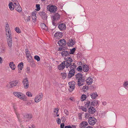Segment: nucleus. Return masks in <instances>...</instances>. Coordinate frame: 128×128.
<instances>
[{"label": "nucleus", "instance_id": "1", "mask_svg": "<svg viewBox=\"0 0 128 128\" xmlns=\"http://www.w3.org/2000/svg\"><path fill=\"white\" fill-rule=\"evenodd\" d=\"M76 78L78 80V85L79 86H80L83 85L86 81L84 76H83L82 73H79L76 75Z\"/></svg>", "mask_w": 128, "mask_h": 128}, {"label": "nucleus", "instance_id": "2", "mask_svg": "<svg viewBox=\"0 0 128 128\" xmlns=\"http://www.w3.org/2000/svg\"><path fill=\"white\" fill-rule=\"evenodd\" d=\"M64 60H65L64 61L65 63L66 62V68H68L71 65V64L73 62V60L72 58L70 57H68L67 58H64Z\"/></svg>", "mask_w": 128, "mask_h": 128}, {"label": "nucleus", "instance_id": "3", "mask_svg": "<svg viewBox=\"0 0 128 128\" xmlns=\"http://www.w3.org/2000/svg\"><path fill=\"white\" fill-rule=\"evenodd\" d=\"M47 10L51 12H52L53 13H54L57 11V8L54 5H52L50 6V5L48 6L47 7Z\"/></svg>", "mask_w": 128, "mask_h": 128}, {"label": "nucleus", "instance_id": "4", "mask_svg": "<svg viewBox=\"0 0 128 128\" xmlns=\"http://www.w3.org/2000/svg\"><path fill=\"white\" fill-rule=\"evenodd\" d=\"M6 35L7 37H8L7 38L8 43L12 42V39L11 35L10 34L11 32H10L9 30L6 28Z\"/></svg>", "mask_w": 128, "mask_h": 128}, {"label": "nucleus", "instance_id": "5", "mask_svg": "<svg viewBox=\"0 0 128 128\" xmlns=\"http://www.w3.org/2000/svg\"><path fill=\"white\" fill-rule=\"evenodd\" d=\"M13 94L16 97H18L21 99L23 100L25 98V96L20 92H14Z\"/></svg>", "mask_w": 128, "mask_h": 128}, {"label": "nucleus", "instance_id": "6", "mask_svg": "<svg viewBox=\"0 0 128 128\" xmlns=\"http://www.w3.org/2000/svg\"><path fill=\"white\" fill-rule=\"evenodd\" d=\"M60 15L58 13L54 14L52 16L53 20L52 21V24L54 26H56L55 21L59 20L60 18Z\"/></svg>", "mask_w": 128, "mask_h": 128}, {"label": "nucleus", "instance_id": "7", "mask_svg": "<svg viewBox=\"0 0 128 128\" xmlns=\"http://www.w3.org/2000/svg\"><path fill=\"white\" fill-rule=\"evenodd\" d=\"M23 84L24 85V88L26 89H27L29 87V82L28 78L24 79L22 81Z\"/></svg>", "mask_w": 128, "mask_h": 128}, {"label": "nucleus", "instance_id": "8", "mask_svg": "<svg viewBox=\"0 0 128 128\" xmlns=\"http://www.w3.org/2000/svg\"><path fill=\"white\" fill-rule=\"evenodd\" d=\"M68 84L70 85L69 90L70 92H71L74 88L75 83L74 81H72L69 82Z\"/></svg>", "mask_w": 128, "mask_h": 128}, {"label": "nucleus", "instance_id": "9", "mask_svg": "<svg viewBox=\"0 0 128 128\" xmlns=\"http://www.w3.org/2000/svg\"><path fill=\"white\" fill-rule=\"evenodd\" d=\"M18 81L17 80H15L12 81L10 82V85L9 86H7V87L8 88H11L13 87L14 86H16L18 84Z\"/></svg>", "mask_w": 128, "mask_h": 128}, {"label": "nucleus", "instance_id": "10", "mask_svg": "<svg viewBox=\"0 0 128 128\" xmlns=\"http://www.w3.org/2000/svg\"><path fill=\"white\" fill-rule=\"evenodd\" d=\"M14 4L15 5L14 6V8L15 10L19 12H21L22 11V8L19 5V6L18 5L19 3L17 4L16 3L14 2Z\"/></svg>", "mask_w": 128, "mask_h": 128}, {"label": "nucleus", "instance_id": "11", "mask_svg": "<svg viewBox=\"0 0 128 128\" xmlns=\"http://www.w3.org/2000/svg\"><path fill=\"white\" fill-rule=\"evenodd\" d=\"M58 44L60 46L63 47L66 44V41L64 39H62L60 40L58 42Z\"/></svg>", "mask_w": 128, "mask_h": 128}, {"label": "nucleus", "instance_id": "12", "mask_svg": "<svg viewBox=\"0 0 128 128\" xmlns=\"http://www.w3.org/2000/svg\"><path fill=\"white\" fill-rule=\"evenodd\" d=\"M75 70L74 69H71L69 71L68 76V78H70L73 76L74 74Z\"/></svg>", "mask_w": 128, "mask_h": 128}, {"label": "nucleus", "instance_id": "13", "mask_svg": "<svg viewBox=\"0 0 128 128\" xmlns=\"http://www.w3.org/2000/svg\"><path fill=\"white\" fill-rule=\"evenodd\" d=\"M66 64L65 63L64 61H63L61 64L58 65V69L59 70H62L66 66Z\"/></svg>", "mask_w": 128, "mask_h": 128}, {"label": "nucleus", "instance_id": "14", "mask_svg": "<svg viewBox=\"0 0 128 128\" xmlns=\"http://www.w3.org/2000/svg\"><path fill=\"white\" fill-rule=\"evenodd\" d=\"M74 39H71L69 40L67 42V44L68 46H72L74 44Z\"/></svg>", "mask_w": 128, "mask_h": 128}, {"label": "nucleus", "instance_id": "15", "mask_svg": "<svg viewBox=\"0 0 128 128\" xmlns=\"http://www.w3.org/2000/svg\"><path fill=\"white\" fill-rule=\"evenodd\" d=\"M39 15L41 17L42 19L44 20H46L47 18V16L45 12H42L39 13Z\"/></svg>", "mask_w": 128, "mask_h": 128}, {"label": "nucleus", "instance_id": "16", "mask_svg": "<svg viewBox=\"0 0 128 128\" xmlns=\"http://www.w3.org/2000/svg\"><path fill=\"white\" fill-rule=\"evenodd\" d=\"M58 28L60 30H64L66 28V26L65 24H59Z\"/></svg>", "mask_w": 128, "mask_h": 128}, {"label": "nucleus", "instance_id": "17", "mask_svg": "<svg viewBox=\"0 0 128 128\" xmlns=\"http://www.w3.org/2000/svg\"><path fill=\"white\" fill-rule=\"evenodd\" d=\"M62 56H69L70 53L68 51L64 50L61 52Z\"/></svg>", "mask_w": 128, "mask_h": 128}, {"label": "nucleus", "instance_id": "18", "mask_svg": "<svg viewBox=\"0 0 128 128\" xmlns=\"http://www.w3.org/2000/svg\"><path fill=\"white\" fill-rule=\"evenodd\" d=\"M95 109L93 107L90 106V108H88V112L89 114H93L96 112Z\"/></svg>", "mask_w": 128, "mask_h": 128}, {"label": "nucleus", "instance_id": "19", "mask_svg": "<svg viewBox=\"0 0 128 128\" xmlns=\"http://www.w3.org/2000/svg\"><path fill=\"white\" fill-rule=\"evenodd\" d=\"M88 124L87 122L85 121H83L80 123L79 127L80 128H84L87 126Z\"/></svg>", "mask_w": 128, "mask_h": 128}, {"label": "nucleus", "instance_id": "20", "mask_svg": "<svg viewBox=\"0 0 128 128\" xmlns=\"http://www.w3.org/2000/svg\"><path fill=\"white\" fill-rule=\"evenodd\" d=\"M89 70V67L86 64L83 65L82 67V70L84 72H87Z\"/></svg>", "mask_w": 128, "mask_h": 128}, {"label": "nucleus", "instance_id": "21", "mask_svg": "<svg viewBox=\"0 0 128 128\" xmlns=\"http://www.w3.org/2000/svg\"><path fill=\"white\" fill-rule=\"evenodd\" d=\"M86 83L88 85H90L92 82V79L90 78V77L88 78L86 80Z\"/></svg>", "mask_w": 128, "mask_h": 128}, {"label": "nucleus", "instance_id": "22", "mask_svg": "<svg viewBox=\"0 0 128 128\" xmlns=\"http://www.w3.org/2000/svg\"><path fill=\"white\" fill-rule=\"evenodd\" d=\"M63 36V34L62 32H58L54 34V36L55 37H57L58 38V37H62Z\"/></svg>", "mask_w": 128, "mask_h": 128}, {"label": "nucleus", "instance_id": "23", "mask_svg": "<svg viewBox=\"0 0 128 128\" xmlns=\"http://www.w3.org/2000/svg\"><path fill=\"white\" fill-rule=\"evenodd\" d=\"M9 66L12 70H15L16 68L15 65L14 64L13 62H11L10 63Z\"/></svg>", "mask_w": 128, "mask_h": 128}, {"label": "nucleus", "instance_id": "24", "mask_svg": "<svg viewBox=\"0 0 128 128\" xmlns=\"http://www.w3.org/2000/svg\"><path fill=\"white\" fill-rule=\"evenodd\" d=\"M90 96L91 98L92 99H94L96 98V97L98 96V94L96 92L91 93L90 94Z\"/></svg>", "mask_w": 128, "mask_h": 128}, {"label": "nucleus", "instance_id": "25", "mask_svg": "<svg viewBox=\"0 0 128 128\" xmlns=\"http://www.w3.org/2000/svg\"><path fill=\"white\" fill-rule=\"evenodd\" d=\"M69 67L70 70L73 69L75 70L76 68V66L75 63H72Z\"/></svg>", "mask_w": 128, "mask_h": 128}, {"label": "nucleus", "instance_id": "26", "mask_svg": "<svg viewBox=\"0 0 128 128\" xmlns=\"http://www.w3.org/2000/svg\"><path fill=\"white\" fill-rule=\"evenodd\" d=\"M84 106L85 107L88 108L90 104V100H87L84 102Z\"/></svg>", "mask_w": 128, "mask_h": 128}, {"label": "nucleus", "instance_id": "27", "mask_svg": "<svg viewBox=\"0 0 128 128\" xmlns=\"http://www.w3.org/2000/svg\"><path fill=\"white\" fill-rule=\"evenodd\" d=\"M40 26L42 28L45 30H47L48 29V27L46 26L44 24H40Z\"/></svg>", "mask_w": 128, "mask_h": 128}, {"label": "nucleus", "instance_id": "28", "mask_svg": "<svg viewBox=\"0 0 128 128\" xmlns=\"http://www.w3.org/2000/svg\"><path fill=\"white\" fill-rule=\"evenodd\" d=\"M18 70L20 69V70H22L23 67V62H21L20 63H19L18 64Z\"/></svg>", "mask_w": 128, "mask_h": 128}, {"label": "nucleus", "instance_id": "29", "mask_svg": "<svg viewBox=\"0 0 128 128\" xmlns=\"http://www.w3.org/2000/svg\"><path fill=\"white\" fill-rule=\"evenodd\" d=\"M91 104L92 106H94L98 104V101L95 100L93 101H92L91 102Z\"/></svg>", "mask_w": 128, "mask_h": 128}, {"label": "nucleus", "instance_id": "30", "mask_svg": "<svg viewBox=\"0 0 128 128\" xmlns=\"http://www.w3.org/2000/svg\"><path fill=\"white\" fill-rule=\"evenodd\" d=\"M88 88H89L88 85H85L83 87L82 90L83 92H85L88 90Z\"/></svg>", "mask_w": 128, "mask_h": 128}, {"label": "nucleus", "instance_id": "31", "mask_svg": "<svg viewBox=\"0 0 128 128\" xmlns=\"http://www.w3.org/2000/svg\"><path fill=\"white\" fill-rule=\"evenodd\" d=\"M26 57L28 58V61H30V60H31L32 59V56L30 55V54H26Z\"/></svg>", "mask_w": 128, "mask_h": 128}, {"label": "nucleus", "instance_id": "32", "mask_svg": "<svg viewBox=\"0 0 128 128\" xmlns=\"http://www.w3.org/2000/svg\"><path fill=\"white\" fill-rule=\"evenodd\" d=\"M86 96L84 94L82 95L81 96V101H83L85 100L86 98Z\"/></svg>", "mask_w": 128, "mask_h": 128}, {"label": "nucleus", "instance_id": "33", "mask_svg": "<svg viewBox=\"0 0 128 128\" xmlns=\"http://www.w3.org/2000/svg\"><path fill=\"white\" fill-rule=\"evenodd\" d=\"M76 50V48H74L72 49H70V52L69 53L70 54H73L75 52V50Z\"/></svg>", "mask_w": 128, "mask_h": 128}, {"label": "nucleus", "instance_id": "34", "mask_svg": "<svg viewBox=\"0 0 128 128\" xmlns=\"http://www.w3.org/2000/svg\"><path fill=\"white\" fill-rule=\"evenodd\" d=\"M88 121L90 124L92 125L96 123V120H88Z\"/></svg>", "mask_w": 128, "mask_h": 128}, {"label": "nucleus", "instance_id": "35", "mask_svg": "<svg viewBox=\"0 0 128 128\" xmlns=\"http://www.w3.org/2000/svg\"><path fill=\"white\" fill-rule=\"evenodd\" d=\"M34 59L36 60L37 62H38L40 61V57L36 55L34 57Z\"/></svg>", "mask_w": 128, "mask_h": 128}, {"label": "nucleus", "instance_id": "36", "mask_svg": "<svg viewBox=\"0 0 128 128\" xmlns=\"http://www.w3.org/2000/svg\"><path fill=\"white\" fill-rule=\"evenodd\" d=\"M41 99L40 98H38V96H36L35 99V101L36 102H38L40 101Z\"/></svg>", "mask_w": 128, "mask_h": 128}, {"label": "nucleus", "instance_id": "37", "mask_svg": "<svg viewBox=\"0 0 128 128\" xmlns=\"http://www.w3.org/2000/svg\"><path fill=\"white\" fill-rule=\"evenodd\" d=\"M36 10L37 11H39L40 10V4H36Z\"/></svg>", "mask_w": 128, "mask_h": 128}, {"label": "nucleus", "instance_id": "38", "mask_svg": "<svg viewBox=\"0 0 128 128\" xmlns=\"http://www.w3.org/2000/svg\"><path fill=\"white\" fill-rule=\"evenodd\" d=\"M76 70L78 71L81 72H82V66H80L77 68Z\"/></svg>", "mask_w": 128, "mask_h": 128}, {"label": "nucleus", "instance_id": "39", "mask_svg": "<svg viewBox=\"0 0 128 128\" xmlns=\"http://www.w3.org/2000/svg\"><path fill=\"white\" fill-rule=\"evenodd\" d=\"M15 30L16 32L18 33H20L21 32V31L20 30V29L18 27H16L15 28Z\"/></svg>", "mask_w": 128, "mask_h": 128}, {"label": "nucleus", "instance_id": "40", "mask_svg": "<svg viewBox=\"0 0 128 128\" xmlns=\"http://www.w3.org/2000/svg\"><path fill=\"white\" fill-rule=\"evenodd\" d=\"M59 110L58 109V108H55L54 111V112H56V116H59V114H57L58 112V110Z\"/></svg>", "mask_w": 128, "mask_h": 128}, {"label": "nucleus", "instance_id": "41", "mask_svg": "<svg viewBox=\"0 0 128 128\" xmlns=\"http://www.w3.org/2000/svg\"><path fill=\"white\" fill-rule=\"evenodd\" d=\"M29 62H32V64H31V66H36V64L34 62V61L33 59L31 60H30V61Z\"/></svg>", "mask_w": 128, "mask_h": 128}, {"label": "nucleus", "instance_id": "42", "mask_svg": "<svg viewBox=\"0 0 128 128\" xmlns=\"http://www.w3.org/2000/svg\"><path fill=\"white\" fill-rule=\"evenodd\" d=\"M62 75L63 78L65 79L67 76V74L66 73L63 72L62 73Z\"/></svg>", "mask_w": 128, "mask_h": 128}, {"label": "nucleus", "instance_id": "43", "mask_svg": "<svg viewBox=\"0 0 128 128\" xmlns=\"http://www.w3.org/2000/svg\"><path fill=\"white\" fill-rule=\"evenodd\" d=\"M26 117L27 118H28L29 119H30L32 118V115L30 114H26Z\"/></svg>", "mask_w": 128, "mask_h": 128}, {"label": "nucleus", "instance_id": "44", "mask_svg": "<svg viewBox=\"0 0 128 128\" xmlns=\"http://www.w3.org/2000/svg\"><path fill=\"white\" fill-rule=\"evenodd\" d=\"M128 85V81L124 82L123 84V86L124 87H126Z\"/></svg>", "mask_w": 128, "mask_h": 128}, {"label": "nucleus", "instance_id": "45", "mask_svg": "<svg viewBox=\"0 0 128 128\" xmlns=\"http://www.w3.org/2000/svg\"><path fill=\"white\" fill-rule=\"evenodd\" d=\"M32 17L33 20H34V22L36 21V16L34 15H32Z\"/></svg>", "mask_w": 128, "mask_h": 128}, {"label": "nucleus", "instance_id": "46", "mask_svg": "<svg viewBox=\"0 0 128 128\" xmlns=\"http://www.w3.org/2000/svg\"><path fill=\"white\" fill-rule=\"evenodd\" d=\"M26 94L29 97H31L32 96L31 93L29 92H26Z\"/></svg>", "mask_w": 128, "mask_h": 128}, {"label": "nucleus", "instance_id": "47", "mask_svg": "<svg viewBox=\"0 0 128 128\" xmlns=\"http://www.w3.org/2000/svg\"><path fill=\"white\" fill-rule=\"evenodd\" d=\"M64 112L66 116H68V115L69 112L67 110L65 109L64 110Z\"/></svg>", "mask_w": 128, "mask_h": 128}, {"label": "nucleus", "instance_id": "48", "mask_svg": "<svg viewBox=\"0 0 128 128\" xmlns=\"http://www.w3.org/2000/svg\"><path fill=\"white\" fill-rule=\"evenodd\" d=\"M14 5H13V6L12 7V6H9V7L10 8V9L11 10H13L14 9Z\"/></svg>", "mask_w": 128, "mask_h": 128}, {"label": "nucleus", "instance_id": "49", "mask_svg": "<svg viewBox=\"0 0 128 128\" xmlns=\"http://www.w3.org/2000/svg\"><path fill=\"white\" fill-rule=\"evenodd\" d=\"M90 89L92 90L96 89L95 86L94 85H93L91 86H90Z\"/></svg>", "mask_w": 128, "mask_h": 128}, {"label": "nucleus", "instance_id": "50", "mask_svg": "<svg viewBox=\"0 0 128 128\" xmlns=\"http://www.w3.org/2000/svg\"><path fill=\"white\" fill-rule=\"evenodd\" d=\"M88 120H96V119L94 117H90Z\"/></svg>", "mask_w": 128, "mask_h": 128}, {"label": "nucleus", "instance_id": "51", "mask_svg": "<svg viewBox=\"0 0 128 128\" xmlns=\"http://www.w3.org/2000/svg\"><path fill=\"white\" fill-rule=\"evenodd\" d=\"M25 51H26V54H29L30 53V52L28 50V49H26L25 50Z\"/></svg>", "mask_w": 128, "mask_h": 128}, {"label": "nucleus", "instance_id": "52", "mask_svg": "<svg viewBox=\"0 0 128 128\" xmlns=\"http://www.w3.org/2000/svg\"><path fill=\"white\" fill-rule=\"evenodd\" d=\"M65 47H60L59 48L58 50H59L61 51L63 50H65Z\"/></svg>", "mask_w": 128, "mask_h": 128}, {"label": "nucleus", "instance_id": "53", "mask_svg": "<svg viewBox=\"0 0 128 128\" xmlns=\"http://www.w3.org/2000/svg\"><path fill=\"white\" fill-rule=\"evenodd\" d=\"M64 123H62L60 124V128H64Z\"/></svg>", "mask_w": 128, "mask_h": 128}, {"label": "nucleus", "instance_id": "54", "mask_svg": "<svg viewBox=\"0 0 128 128\" xmlns=\"http://www.w3.org/2000/svg\"><path fill=\"white\" fill-rule=\"evenodd\" d=\"M8 43V46L10 48H11L12 46V42H9Z\"/></svg>", "mask_w": 128, "mask_h": 128}, {"label": "nucleus", "instance_id": "55", "mask_svg": "<svg viewBox=\"0 0 128 128\" xmlns=\"http://www.w3.org/2000/svg\"><path fill=\"white\" fill-rule=\"evenodd\" d=\"M37 13V12L36 11H34L33 12L32 14V15H34L35 16H36V14Z\"/></svg>", "mask_w": 128, "mask_h": 128}, {"label": "nucleus", "instance_id": "56", "mask_svg": "<svg viewBox=\"0 0 128 128\" xmlns=\"http://www.w3.org/2000/svg\"><path fill=\"white\" fill-rule=\"evenodd\" d=\"M39 95V96H38L40 97V98H42L43 96V95L42 93L41 92L40 93Z\"/></svg>", "mask_w": 128, "mask_h": 128}, {"label": "nucleus", "instance_id": "57", "mask_svg": "<svg viewBox=\"0 0 128 128\" xmlns=\"http://www.w3.org/2000/svg\"><path fill=\"white\" fill-rule=\"evenodd\" d=\"M26 70L28 72H27L28 73H29L30 72V68L29 67H27L26 68Z\"/></svg>", "mask_w": 128, "mask_h": 128}, {"label": "nucleus", "instance_id": "58", "mask_svg": "<svg viewBox=\"0 0 128 128\" xmlns=\"http://www.w3.org/2000/svg\"><path fill=\"white\" fill-rule=\"evenodd\" d=\"M14 109L15 110V113H16V116H17L18 117V116L19 115V114L18 113H17V112H16V110H15V108H14Z\"/></svg>", "mask_w": 128, "mask_h": 128}, {"label": "nucleus", "instance_id": "59", "mask_svg": "<svg viewBox=\"0 0 128 128\" xmlns=\"http://www.w3.org/2000/svg\"><path fill=\"white\" fill-rule=\"evenodd\" d=\"M13 5H15V4H13V3L12 2H10L9 3V4L8 5V6H12Z\"/></svg>", "mask_w": 128, "mask_h": 128}, {"label": "nucleus", "instance_id": "60", "mask_svg": "<svg viewBox=\"0 0 128 128\" xmlns=\"http://www.w3.org/2000/svg\"><path fill=\"white\" fill-rule=\"evenodd\" d=\"M82 110L83 111L85 112H86L87 110L86 108H84V107L82 108Z\"/></svg>", "mask_w": 128, "mask_h": 128}, {"label": "nucleus", "instance_id": "61", "mask_svg": "<svg viewBox=\"0 0 128 128\" xmlns=\"http://www.w3.org/2000/svg\"><path fill=\"white\" fill-rule=\"evenodd\" d=\"M30 16H29L28 17V18H27L26 20L27 22H29L30 21Z\"/></svg>", "mask_w": 128, "mask_h": 128}, {"label": "nucleus", "instance_id": "62", "mask_svg": "<svg viewBox=\"0 0 128 128\" xmlns=\"http://www.w3.org/2000/svg\"><path fill=\"white\" fill-rule=\"evenodd\" d=\"M90 115V114H88V113H86V116H85L86 118L88 117Z\"/></svg>", "mask_w": 128, "mask_h": 128}, {"label": "nucleus", "instance_id": "63", "mask_svg": "<svg viewBox=\"0 0 128 128\" xmlns=\"http://www.w3.org/2000/svg\"><path fill=\"white\" fill-rule=\"evenodd\" d=\"M90 115V114H88V113H86V116H85L86 118L88 117Z\"/></svg>", "mask_w": 128, "mask_h": 128}, {"label": "nucleus", "instance_id": "64", "mask_svg": "<svg viewBox=\"0 0 128 128\" xmlns=\"http://www.w3.org/2000/svg\"><path fill=\"white\" fill-rule=\"evenodd\" d=\"M64 128H72L70 126H66Z\"/></svg>", "mask_w": 128, "mask_h": 128}]
</instances>
